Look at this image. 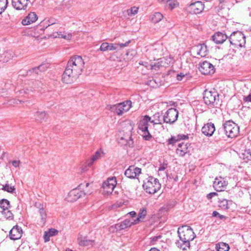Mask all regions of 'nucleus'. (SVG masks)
Listing matches in <instances>:
<instances>
[{
    "label": "nucleus",
    "instance_id": "3",
    "mask_svg": "<svg viewBox=\"0 0 251 251\" xmlns=\"http://www.w3.org/2000/svg\"><path fill=\"white\" fill-rule=\"evenodd\" d=\"M134 124L130 121L124 122L123 129L120 131L121 140H125L126 144L130 147H133V141L132 138V131L133 129Z\"/></svg>",
    "mask_w": 251,
    "mask_h": 251
},
{
    "label": "nucleus",
    "instance_id": "46",
    "mask_svg": "<svg viewBox=\"0 0 251 251\" xmlns=\"http://www.w3.org/2000/svg\"><path fill=\"white\" fill-rule=\"evenodd\" d=\"M100 50L101 51L109 50V43L107 42L102 43L100 47Z\"/></svg>",
    "mask_w": 251,
    "mask_h": 251
},
{
    "label": "nucleus",
    "instance_id": "12",
    "mask_svg": "<svg viewBox=\"0 0 251 251\" xmlns=\"http://www.w3.org/2000/svg\"><path fill=\"white\" fill-rule=\"evenodd\" d=\"M213 187L215 190L218 192L224 191L227 185V181L226 180L225 178L217 177L215 178L213 182Z\"/></svg>",
    "mask_w": 251,
    "mask_h": 251
},
{
    "label": "nucleus",
    "instance_id": "60",
    "mask_svg": "<svg viewBox=\"0 0 251 251\" xmlns=\"http://www.w3.org/2000/svg\"><path fill=\"white\" fill-rule=\"evenodd\" d=\"M10 102L11 103H15V104H18V103H21L22 102H24L23 101H22V100H15V99H13V100H11L10 101Z\"/></svg>",
    "mask_w": 251,
    "mask_h": 251
},
{
    "label": "nucleus",
    "instance_id": "13",
    "mask_svg": "<svg viewBox=\"0 0 251 251\" xmlns=\"http://www.w3.org/2000/svg\"><path fill=\"white\" fill-rule=\"evenodd\" d=\"M200 72L204 75L213 74L214 72L213 65L208 61H204L200 64Z\"/></svg>",
    "mask_w": 251,
    "mask_h": 251
},
{
    "label": "nucleus",
    "instance_id": "57",
    "mask_svg": "<svg viewBox=\"0 0 251 251\" xmlns=\"http://www.w3.org/2000/svg\"><path fill=\"white\" fill-rule=\"evenodd\" d=\"M12 165L15 167H18L21 163L20 160H14L12 162Z\"/></svg>",
    "mask_w": 251,
    "mask_h": 251
},
{
    "label": "nucleus",
    "instance_id": "28",
    "mask_svg": "<svg viewBox=\"0 0 251 251\" xmlns=\"http://www.w3.org/2000/svg\"><path fill=\"white\" fill-rule=\"evenodd\" d=\"M108 107L109 110L116 113L118 115H122L124 113L120 103L114 105H110L108 106Z\"/></svg>",
    "mask_w": 251,
    "mask_h": 251
},
{
    "label": "nucleus",
    "instance_id": "63",
    "mask_svg": "<svg viewBox=\"0 0 251 251\" xmlns=\"http://www.w3.org/2000/svg\"><path fill=\"white\" fill-rule=\"evenodd\" d=\"M128 214H129L131 217H134L136 215V213L134 211H131L128 213Z\"/></svg>",
    "mask_w": 251,
    "mask_h": 251
},
{
    "label": "nucleus",
    "instance_id": "38",
    "mask_svg": "<svg viewBox=\"0 0 251 251\" xmlns=\"http://www.w3.org/2000/svg\"><path fill=\"white\" fill-rule=\"evenodd\" d=\"M1 189L7 192L13 193L15 190V188L14 186L10 185L9 184L6 183L2 185Z\"/></svg>",
    "mask_w": 251,
    "mask_h": 251
},
{
    "label": "nucleus",
    "instance_id": "47",
    "mask_svg": "<svg viewBox=\"0 0 251 251\" xmlns=\"http://www.w3.org/2000/svg\"><path fill=\"white\" fill-rule=\"evenodd\" d=\"M213 217H218L220 219H224L226 218V217L223 215L220 214L218 212L216 211H214L212 213Z\"/></svg>",
    "mask_w": 251,
    "mask_h": 251
},
{
    "label": "nucleus",
    "instance_id": "7",
    "mask_svg": "<svg viewBox=\"0 0 251 251\" xmlns=\"http://www.w3.org/2000/svg\"><path fill=\"white\" fill-rule=\"evenodd\" d=\"M178 115V111L176 108H171L163 116V122L170 125L173 124L177 120Z\"/></svg>",
    "mask_w": 251,
    "mask_h": 251
},
{
    "label": "nucleus",
    "instance_id": "40",
    "mask_svg": "<svg viewBox=\"0 0 251 251\" xmlns=\"http://www.w3.org/2000/svg\"><path fill=\"white\" fill-rule=\"evenodd\" d=\"M8 3L7 0H0V14H1L6 8Z\"/></svg>",
    "mask_w": 251,
    "mask_h": 251
},
{
    "label": "nucleus",
    "instance_id": "33",
    "mask_svg": "<svg viewBox=\"0 0 251 251\" xmlns=\"http://www.w3.org/2000/svg\"><path fill=\"white\" fill-rule=\"evenodd\" d=\"M10 206L9 201L6 199H2L0 201V211L1 212L6 210Z\"/></svg>",
    "mask_w": 251,
    "mask_h": 251
},
{
    "label": "nucleus",
    "instance_id": "58",
    "mask_svg": "<svg viewBox=\"0 0 251 251\" xmlns=\"http://www.w3.org/2000/svg\"><path fill=\"white\" fill-rule=\"evenodd\" d=\"M22 23L23 25H27L29 24H30V22L28 20V19L27 18V17L25 19H23L22 20Z\"/></svg>",
    "mask_w": 251,
    "mask_h": 251
},
{
    "label": "nucleus",
    "instance_id": "43",
    "mask_svg": "<svg viewBox=\"0 0 251 251\" xmlns=\"http://www.w3.org/2000/svg\"><path fill=\"white\" fill-rule=\"evenodd\" d=\"M27 18L31 23L35 22L38 19L37 16L34 12L29 13L27 16Z\"/></svg>",
    "mask_w": 251,
    "mask_h": 251
},
{
    "label": "nucleus",
    "instance_id": "32",
    "mask_svg": "<svg viewBox=\"0 0 251 251\" xmlns=\"http://www.w3.org/2000/svg\"><path fill=\"white\" fill-rule=\"evenodd\" d=\"M146 215V209L145 208L140 209L138 213V217L136 219H134L136 224L141 222L142 220L144 219L145 218Z\"/></svg>",
    "mask_w": 251,
    "mask_h": 251
},
{
    "label": "nucleus",
    "instance_id": "11",
    "mask_svg": "<svg viewBox=\"0 0 251 251\" xmlns=\"http://www.w3.org/2000/svg\"><path fill=\"white\" fill-rule=\"evenodd\" d=\"M85 193L82 191L80 188H76L72 190L68 194V201L70 202H74L77 200L80 197L85 195Z\"/></svg>",
    "mask_w": 251,
    "mask_h": 251
},
{
    "label": "nucleus",
    "instance_id": "61",
    "mask_svg": "<svg viewBox=\"0 0 251 251\" xmlns=\"http://www.w3.org/2000/svg\"><path fill=\"white\" fill-rule=\"evenodd\" d=\"M185 76L184 75L182 74V73H180V74H178L177 75V79L178 80H182L183 78Z\"/></svg>",
    "mask_w": 251,
    "mask_h": 251
},
{
    "label": "nucleus",
    "instance_id": "59",
    "mask_svg": "<svg viewBox=\"0 0 251 251\" xmlns=\"http://www.w3.org/2000/svg\"><path fill=\"white\" fill-rule=\"evenodd\" d=\"M38 32H33L34 34H31L30 35L31 36H33L35 39H36L37 40H39L40 39L44 38L45 37H40L39 35H36V33Z\"/></svg>",
    "mask_w": 251,
    "mask_h": 251
},
{
    "label": "nucleus",
    "instance_id": "48",
    "mask_svg": "<svg viewBox=\"0 0 251 251\" xmlns=\"http://www.w3.org/2000/svg\"><path fill=\"white\" fill-rule=\"evenodd\" d=\"M243 101L244 103H249V102L251 103V92L248 96H244Z\"/></svg>",
    "mask_w": 251,
    "mask_h": 251
},
{
    "label": "nucleus",
    "instance_id": "29",
    "mask_svg": "<svg viewBox=\"0 0 251 251\" xmlns=\"http://www.w3.org/2000/svg\"><path fill=\"white\" fill-rule=\"evenodd\" d=\"M150 122L153 125L162 124L163 122V118L159 113H156L152 117H150Z\"/></svg>",
    "mask_w": 251,
    "mask_h": 251
},
{
    "label": "nucleus",
    "instance_id": "49",
    "mask_svg": "<svg viewBox=\"0 0 251 251\" xmlns=\"http://www.w3.org/2000/svg\"><path fill=\"white\" fill-rule=\"evenodd\" d=\"M47 231L51 237L56 235L58 232L57 230L54 228H50Z\"/></svg>",
    "mask_w": 251,
    "mask_h": 251
},
{
    "label": "nucleus",
    "instance_id": "31",
    "mask_svg": "<svg viewBox=\"0 0 251 251\" xmlns=\"http://www.w3.org/2000/svg\"><path fill=\"white\" fill-rule=\"evenodd\" d=\"M39 212L41 217V224L44 225L46 223V220L47 218L46 210L44 208L43 205L41 204H39Z\"/></svg>",
    "mask_w": 251,
    "mask_h": 251
},
{
    "label": "nucleus",
    "instance_id": "18",
    "mask_svg": "<svg viewBox=\"0 0 251 251\" xmlns=\"http://www.w3.org/2000/svg\"><path fill=\"white\" fill-rule=\"evenodd\" d=\"M22 233L23 230L22 228L16 225L11 229L9 236L11 239L16 240L21 237Z\"/></svg>",
    "mask_w": 251,
    "mask_h": 251
},
{
    "label": "nucleus",
    "instance_id": "17",
    "mask_svg": "<svg viewBox=\"0 0 251 251\" xmlns=\"http://www.w3.org/2000/svg\"><path fill=\"white\" fill-rule=\"evenodd\" d=\"M134 219H126L121 223L116 224L114 228L116 230H122L130 227L132 225H136Z\"/></svg>",
    "mask_w": 251,
    "mask_h": 251
},
{
    "label": "nucleus",
    "instance_id": "15",
    "mask_svg": "<svg viewBox=\"0 0 251 251\" xmlns=\"http://www.w3.org/2000/svg\"><path fill=\"white\" fill-rule=\"evenodd\" d=\"M77 241L79 246L81 247H87L92 246L95 240L89 239L87 236L79 233L77 238Z\"/></svg>",
    "mask_w": 251,
    "mask_h": 251
},
{
    "label": "nucleus",
    "instance_id": "26",
    "mask_svg": "<svg viewBox=\"0 0 251 251\" xmlns=\"http://www.w3.org/2000/svg\"><path fill=\"white\" fill-rule=\"evenodd\" d=\"M197 54L201 57H205L208 54L207 47L205 44H201L197 46Z\"/></svg>",
    "mask_w": 251,
    "mask_h": 251
},
{
    "label": "nucleus",
    "instance_id": "16",
    "mask_svg": "<svg viewBox=\"0 0 251 251\" xmlns=\"http://www.w3.org/2000/svg\"><path fill=\"white\" fill-rule=\"evenodd\" d=\"M141 172V169L135 166H130L125 172V176L130 178H135L138 176Z\"/></svg>",
    "mask_w": 251,
    "mask_h": 251
},
{
    "label": "nucleus",
    "instance_id": "27",
    "mask_svg": "<svg viewBox=\"0 0 251 251\" xmlns=\"http://www.w3.org/2000/svg\"><path fill=\"white\" fill-rule=\"evenodd\" d=\"M34 118L36 121L42 123L46 121L48 115L44 111H37L34 114Z\"/></svg>",
    "mask_w": 251,
    "mask_h": 251
},
{
    "label": "nucleus",
    "instance_id": "35",
    "mask_svg": "<svg viewBox=\"0 0 251 251\" xmlns=\"http://www.w3.org/2000/svg\"><path fill=\"white\" fill-rule=\"evenodd\" d=\"M217 251H228L229 249V245L224 242H221L216 245Z\"/></svg>",
    "mask_w": 251,
    "mask_h": 251
},
{
    "label": "nucleus",
    "instance_id": "4",
    "mask_svg": "<svg viewBox=\"0 0 251 251\" xmlns=\"http://www.w3.org/2000/svg\"><path fill=\"white\" fill-rule=\"evenodd\" d=\"M203 99L205 104L209 107H217L219 101V94L215 89L205 90Z\"/></svg>",
    "mask_w": 251,
    "mask_h": 251
},
{
    "label": "nucleus",
    "instance_id": "45",
    "mask_svg": "<svg viewBox=\"0 0 251 251\" xmlns=\"http://www.w3.org/2000/svg\"><path fill=\"white\" fill-rule=\"evenodd\" d=\"M138 8L137 7H132L130 9L127 10V14L129 16H133L138 13Z\"/></svg>",
    "mask_w": 251,
    "mask_h": 251
},
{
    "label": "nucleus",
    "instance_id": "39",
    "mask_svg": "<svg viewBox=\"0 0 251 251\" xmlns=\"http://www.w3.org/2000/svg\"><path fill=\"white\" fill-rule=\"evenodd\" d=\"M141 134L143 137V138L145 140L150 141L152 138V136L150 133L148 129L147 130H144L141 131Z\"/></svg>",
    "mask_w": 251,
    "mask_h": 251
},
{
    "label": "nucleus",
    "instance_id": "50",
    "mask_svg": "<svg viewBox=\"0 0 251 251\" xmlns=\"http://www.w3.org/2000/svg\"><path fill=\"white\" fill-rule=\"evenodd\" d=\"M168 164L167 163L164 162L163 163L160 164L158 171H164L167 167Z\"/></svg>",
    "mask_w": 251,
    "mask_h": 251
},
{
    "label": "nucleus",
    "instance_id": "25",
    "mask_svg": "<svg viewBox=\"0 0 251 251\" xmlns=\"http://www.w3.org/2000/svg\"><path fill=\"white\" fill-rule=\"evenodd\" d=\"M14 53L11 50H5L1 54V57L2 59L0 60V61L7 62L14 57Z\"/></svg>",
    "mask_w": 251,
    "mask_h": 251
},
{
    "label": "nucleus",
    "instance_id": "19",
    "mask_svg": "<svg viewBox=\"0 0 251 251\" xmlns=\"http://www.w3.org/2000/svg\"><path fill=\"white\" fill-rule=\"evenodd\" d=\"M29 0H12L13 7L16 10L26 9Z\"/></svg>",
    "mask_w": 251,
    "mask_h": 251
},
{
    "label": "nucleus",
    "instance_id": "53",
    "mask_svg": "<svg viewBox=\"0 0 251 251\" xmlns=\"http://www.w3.org/2000/svg\"><path fill=\"white\" fill-rule=\"evenodd\" d=\"M130 40H128L125 43H118L117 44V45H118V47H120V48H123L124 47L127 46L128 44L130 43Z\"/></svg>",
    "mask_w": 251,
    "mask_h": 251
},
{
    "label": "nucleus",
    "instance_id": "5",
    "mask_svg": "<svg viewBox=\"0 0 251 251\" xmlns=\"http://www.w3.org/2000/svg\"><path fill=\"white\" fill-rule=\"evenodd\" d=\"M223 129L228 138L236 137L239 134V126L232 121H226L223 125Z\"/></svg>",
    "mask_w": 251,
    "mask_h": 251
},
{
    "label": "nucleus",
    "instance_id": "30",
    "mask_svg": "<svg viewBox=\"0 0 251 251\" xmlns=\"http://www.w3.org/2000/svg\"><path fill=\"white\" fill-rule=\"evenodd\" d=\"M53 38H61L66 40H70L72 37V34L70 32H54L53 35H50Z\"/></svg>",
    "mask_w": 251,
    "mask_h": 251
},
{
    "label": "nucleus",
    "instance_id": "42",
    "mask_svg": "<svg viewBox=\"0 0 251 251\" xmlns=\"http://www.w3.org/2000/svg\"><path fill=\"white\" fill-rule=\"evenodd\" d=\"M219 206L220 207L223 209H228V201L226 199H223L219 201Z\"/></svg>",
    "mask_w": 251,
    "mask_h": 251
},
{
    "label": "nucleus",
    "instance_id": "24",
    "mask_svg": "<svg viewBox=\"0 0 251 251\" xmlns=\"http://www.w3.org/2000/svg\"><path fill=\"white\" fill-rule=\"evenodd\" d=\"M167 59L165 58H159L157 60V62L154 63L153 65H151V68L155 70L159 69L160 67H166L169 65L168 62H166Z\"/></svg>",
    "mask_w": 251,
    "mask_h": 251
},
{
    "label": "nucleus",
    "instance_id": "51",
    "mask_svg": "<svg viewBox=\"0 0 251 251\" xmlns=\"http://www.w3.org/2000/svg\"><path fill=\"white\" fill-rule=\"evenodd\" d=\"M118 49V45L117 44H109V50H115Z\"/></svg>",
    "mask_w": 251,
    "mask_h": 251
},
{
    "label": "nucleus",
    "instance_id": "1",
    "mask_svg": "<svg viewBox=\"0 0 251 251\" xmlns=\"http://www.w3.org/2000/svg\"><path fill=\"white\" fill-rule=\"evenodd\" d=\"M84 62L80 56L75 55L68 61L62 77L63 82L70 84L75 81L82 73Z\"/></svg>",
    "mask_w": 251,
    "mask_h": 251
},
{
    "label": "nucleus",
    "instance_id": "20",
    "mask_svg": "<svg viewBox=\"0 0 251 251\" xmlns=\"http://www.w3.org/2000/svg\"><path fill=\"white\" fill-rule=\"evenodd\" d=\"M228 38V35L224 32H215L212 35V40L217 44L224 43Z\"/></svg>",
    "mask_w": 251,
    "mask_h": 251
},
{
    "label": "nucleus",
    "instance_id": "34",
    "mask_svg": "<svg viewBox=\"0 0 251 251\" xmlns=\"http://www.w3.org/2000/svg\"><path fill=\"white\" fill-rule=\"evenodd\" d=\"M163 16L162 14L159 12H155L151 16V20L152 23H157L160 21Z\"/></svg>",
    "mask_w": 251,
    "mask_h": 251
},
{
    "label": "nucleus",
    "instance_id": "56",
    "mask_svg": "<svg viewBox=\"0 0 251 251\" xmlns=\"http://www.w3.org/2000/svg\"><path fill=\"white\" fill-rule=\"evenodd\" d=\"M161 238V236H160V235L153 236V237L151 238V241L152 243L155 242L158 239H160Z\"/></svg>",
    "mask_w": 251,
    "mask_h": 251
},
{
    "label": "nucleus",
    "instance_id": "6",
    "mask_svg": "<svg viewBox=\"0 0 251 251\" xmlns=\"http://www.w3.org/2000/svg\"><path fill=\"white\" fill-rule=\"evenodd\" d=\"M143 187L146 192L153 194L160 190L161 184L157 178L151 176L144 182Z\"/></svg>",
    "mask_w": 251,
    "mask_h": 251
},
{
    "label": "nucleus",
    "instance_id": "8",
    "mask_svg": "<svg viewBox=\"0 0 251 251\" xmlns=\"http://www.w3.org/2000/svg\"><path fill=\"white\" fill-rule=\"evenodd\" d=\"M245 38L246 37L243 32H232L229 37L231 44L241 47L245 45L246 43Z\"/></svg>",
    "mask_w": 251,
    "mask_h": 251
},
{
    "label": "nucleus",
    "instance_id": "55",
    "mask_svg": "<svg viewBox=\"0 0 251 251\" xmlns=\"http://www.w3.org/2000/svg\"><path fill=\"white\" fill-rule=\"evenodd\" d=\"M29 90L28 89H23L20 91V93L23 97H25V95L28 94Z\"/></svg>",
    "mask_w": 251,
    "mask_h": 251
},
{
    "label": "nucleus",
    "instance_id": "41",
    "mask_svg": "<svg viewBox=\"0 0 251 251\" xmlns=\"http://www.w3.org/2000/svg\"><path fill=\"white\" fill-rule=\"evenodd\" d=\"M178 5V2L174 0H168L167 1V5L170 9H173Z\"/></svg>",
    "mask_w": 251,
    "mask_h": 251
},
{
    "label": "nucleus",
    "instance_id": "52",
    "mask_svg": "<svg viewBox=\"0 0 251 251\" xmlns=\"http://www.w3.org/2000/svg\"><path fill=\"white\" fill-rule=\"evenodd\" d=\"M50 237L51 236L50 235L47 231L45 232L44 234V239L45 242L49 241Z\"/></svg>",
    "mask_w": 251,
    "mask_h": 251
},
{
    "label": "nucleus",
    "instance_id": "2",
    "mask_svg": "<svg viewBox=\"0 0 251 251\" xmlns=\"http://www.w3.org/2000/svg\"><path fill=\"white\" fill-rule=\"evenodd\" d=\"M177 233L179 240L176 243L177 247L183 250L189 248L190 241L196 237L192 228L188 226H182L178 228Z\"/></svg>",
    "mask_w": 251,
    "mask_h": 251
},
{
    "label": "nucleus",
    "instance_id": "37",
    "mask_svg": "<svg viewBox=\"0 0 251 251\" xmlns=\"http://www.w3.org/2000/svg\"><path fill=\"white\" fill-rule=\"evenodd\" d=\"M49 67V63H42V64L39 65L38 67L34 68L33 70H34V71L36 74H38V70H39L40 72H44V71H46Z\"/></svg>",
    "mask_w": 251,
    "mask_h": 251
},
{
    "label": "nucleus",
    "instance_id": "22",
    "mask_svg": "<svg viewBox=\"0 0 251 251\" xmlns=\"http://www.w3.org/2000/svg\"><path fill=\"white\" fill-rule=\"evenodd\" d=\"M215 130L214 125L211 123L205 124L201 129L202 132L207 136H212Z\"/></svg>",
    "mask_w": 251,
    "mask_h": 251
},
{
    "label": "nucleus",
    "instance_id": "21",
    "mask_svg": "<svg viewBox=\"0 0 251 251\" xmlns=\"http://www.w3.org/2000/svg\"><path fill=\"white\" fill-rule=\"evenodd\" d=\"M190 144L188 143H181L178 145L176 152L180 156H183L189 152L188 147Z\"/></svg>",
    "mask_w": 251,
    "mask_h": 251
},
{
    "label": "nucleus",
    "instance_id": "10",
    "mask_svg": "<svg viewBox=\"0 0 251 251\" xmlns=\"http://www.w3.org/2000/svg\"><path fill=\"white\" fill-rule=\"evenodd\" d=\"M104 155V153L101 149L98 150L94 154L86 161V166L82 168L83 172L87 171V167H91L94 162L100 159Z\"/></svg>",
    "mask_w": 251,
    "mask_h": 251
},
{
    "label": "nucleus",
    "instance_id": "9",
    "mask_svg": "<svg viewBox=\"0 0 251 251\" xmlns=\"http://www.w3.org/2000/svg\"><path fill=\"white\" fill-rule=\"evenodd\" d=\"M117 184L115 177L109 178L102 184V188L103 193L105 194H109L112 193Z\"/></svg>",
    "mask_w": 251,
    "mask_h": 251
},
{
    "label": "nucleus",
    "instance_id": "44",
    "mask_svg": "<svg viewBox=\"0 0 251 251\" xmlns=\"http://www.w3.org/2000/svg\"><path fill=\"white\" fill-rule=\"evenodd\" d=\"M4 217L7 219H12L13 218V215L12 213L8 209L1 212Z\"/></svg>",
    "mask_w": 251,
    "mask_h": 251
},
{
    "label": "nucleus",
    "instance_id": "36",
    "mask_svg": "<svg viewBox=\"0 0 251 251\" xmlns=\"http://www.w3.org/2000/svg\"><path fill=\"white\" fill-rule=\"evenodd\" d=\"M121 104V107L122 108V110L123 112H125L129 110V109L131 107V101L130 100H126L124 101L123 102L120 103Z\"/></svg>",
    "mask_w": 251,
    "mask_h": 251
},
{
    "label": "nucleus",
    "instance_id": "14",
    "mask_svg": "<svg viewBox=\"0 0 251 251\" xmlns=\"http://www.w3.org/2000/svg\"><path fill=\"white\" fill-rule=\"evenodd\" d=\"M204 7V4L202 2L197 1L190 4L188 8L191 13L198 14L203 10Z\"/></svg>",
    "mask_w": 251,
    "mask_h": 251
},
{
    "label": "nucleus",
    "instance_id": "64",
    "mask_svg": "<svg viewBox=\"0 0 251 251\" xmlns=\"http://www.w3.org/2000/svg\"><path fill=\"white\" fill-rule=\"evenodd\" d=\"M149 251H160L156 248H151Z\"/></svg>",
    "mask_w": 251,
    "mask_h": 251
},
{
    "label": "nucleus",
    "instance_id": "62",
    "mask_svg": "<svg viewBox=\"0 0 251 251\" xmlns=\"http://www.w3.org/2000/svg\"><path fill=\"white\" fill-rule=\"evenodd\" d=\"M216 195V193L215 192L211 193H210L208 195H207V197L208 199H211L213 196Z\"/></svg>",
    "mask_w": 251,
    "mask_h": 251
},
{
    "label": "nucleus",
    "instance_id": "54",
    "mask_svg": "<svg viewBox=\"0 0 251 251\" xmlns=\"http://www.w3.org/2000/svg\"><path fill=\"white\" fill-rule=\"evenodd\" d=\"M177 139H176L175 137H172L168 140V144L170 145H174Z\"/></svg>",
    "mask_w": 251,
    "mask_h": 251
},
{
    "label": "nucleus",
    "instance_id": "23",
    "mask_svg": "<svg viewBox=\"0 0 251 251\" xmlns=\"http://www.w3.org/2000/svg\"><path fill=\"white\" fill-rule=\"evenodd\" d=\"M150 120V117L146 115L140 121L138 125V128L141 131L148 129L149 123Z\"/></svg>",
    "mask_w": 251,
    "mask_h": 251
}]
</instances>
